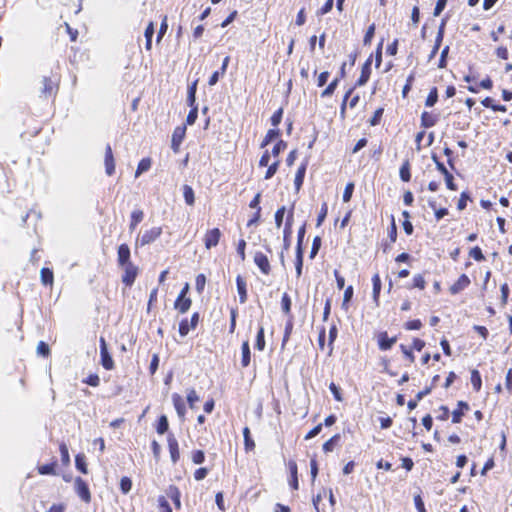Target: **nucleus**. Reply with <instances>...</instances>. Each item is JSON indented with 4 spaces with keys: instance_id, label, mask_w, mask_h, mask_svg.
<instances>
[{
    "instance_id": "1",
    "label": "nucleus",
    "mask_w": 512,
    "mask_h": 512,
    "mask_svg": "<svg viewBox=\"0 0 512 512\" xmlns=\"http://www.w3.org/2000/svg\"><path fill=\"white\" fill-rule=\"evenodd\" d=\"M117 263L123 269L122 283L131 287L139 273V268L131 261V251L128 244L123 243L117 249Z\"/></svg>"
},
{
    "instance_id": "2",
    "label": "nucleus",
    "mask_w": 512,
    "mask_h": 512,
    "mask_svg": "<svg viewBox=\"0 0 512 512\" xmlns=\"http://www.w3.org/2000/svg\"><path fill=\"white\" fill-rule=\"evenodd\" d=\"M100 363L105 370H112L115 367L114 360L110 355L107 347V343L104 337H100Z\"/></svg>"
},
{
    "instance_id": "3",
    "label": "nucleus",
    "mask_w": 512,
    "mask_h": 512,
    "mask_svg": "<svg viewBox=\"0 0 512 512\" xmlns=\"http://www.w3.org/2000/svg\"><path fill=\"white\" fill-rule=\"evenodd\" d=\"M345 77H346V62L342 63L337 76L322 91L321 97L322 98L331 97L334 94L335 90L337 89L341 79H343Z\"/></svg>"
},
{
    "instance_id": "4",
    "label": "nucleus",
    "mask_w": 512,
    "mask_h": 512,
    "mask_svg": "<svg viewBox=\"0 0 512 512\" xmlns=\"http://www.w3.org/2000/svg\"><path fill=\"white\" fill-rule=\"evenodd\" d=\"M74 489L76 494L81 498L82 501H84L85 503L91 502V492L88 487V484L84 479H82L81 477H76L74 480Z\"/></svg>"
},
{
    "instance_id": "5",
    "label": "nucleus",
    "mask_w": 512,
    "mask_h": 512,
    "mask_svg": "<svg viewBox=\"0 0 512 512\" xmlns=\"http://www.w3.org/2000/svg\"><path fill=\"white\" fill-rule=\"evenodd\" d=\"M162 234L161 227H152L149 230H146L141 237L137 238L136 245L145 246L153 243L156 239H158Z\"/></svg>"
},
{
    "instance_id": "6",
    "label": "nucleus",
    "mask_w": 512,
    "mask_h": 512,
    "mask_svg": "<svg viewBox=\"0 0 512 512\" xmlns=\"http://www.w3.org/2000/svg\"><path fill=\"white\" fill-rule=\"evenodd\" d=\"M222 237V233L219 228L208 229L203 237L204 246L207 250H210L213 247H216L220 239Z\"/></svg>"
},
{
    "instance_id": "7",
    "label": "nucleus",
    "mask_w": 512,
    "mask_h": 512,
    "mask_svg": "<svg viewBox=\"0 0 512 512\" xmlns=\"http://www.w3.org/2000/svg\"><path fill=\"white\" fill-rule=\"evenodd\" d=\"M255 265L259 268L262 274L269 275L271 273L270 261L263 252L257 251L253 257Z\"/></svg>"
},
{
    "instance_id": "8",
    "label": "nucleus",
    "mask_w": 512,
    "mask_h": 512,
    "mask_svg": "<svg viewBox=\"0 0 512 512\" xmlns=\"http://www.w3.org/2000/svg\"><path fill=\"white\" fill-rule=\"evenodd\" d=\"M167 444L171 461L173 464H176L180 460V449L178 440L173 433L167 435Z\"/></svg>"
},
{
    "instance_id": "9",
    "label": "nucleus",
    "mask_w": 512,
    "mask_h": 512,
    "mask_svg": "<svg viewBox=\"0 0 512 512\" xmlns=\"http://www.w3.org/2000/svg\"><path fill=\"white\" fill-rule=\"evenodd\" d=\"M471 284L470 278L466 274H461L458 279L449 287L451 295H457L468 288Z\"/></svg>"
},
{
    "instance_id": "10",
    "label": "nucleus",
    "mask_w": 512,
    "mask_h": 512,
    "mask_svg": "<svg viewBox=\"0 0 512 512\" xmlns=\"http://www.w3.org/2000/svg\"><path fill=\"white\" fill-rule=\"evenodd\" d=\"M372 58L373 55L371 54L363 63L360 77L357 79L355 86H364L368 82L371 75Z\"/></svg>"
},
{
    "instance_id": "11",
    "label": "nucleus",
    "mask_w": 512,
    "mask_h": 512,
    "mask_svg": "<svg viewBox=\"0 0 512 512\" xmlns=\"http://www.w3.org/2000/svg\"><path fill=\"white\" fill-rule=\"evenodd\" d=\"M186 134V126H177L172 134L171 149L177 153Z\"/></svg>"
},
{
    "instance_id": "12",
    "label": "nucleus",
    "mask_w": 512,
    "mask_h": 512,
    "mask_svg": "<svg viewBox=\"0 0 512 512\" xmlns=\"http://www.w3.org/2000/svg\"><path fill=\"white\" fill-rule=\"evenodd\" d=\"M470 410V406L465 401H458L456 408L452 411V423L459 424L462 422L463 416Z\"/></svg>"
},
{
    "instance_id": "13",
    "label": "nucleus",
    "mask_w": 512,
    "mask_h": 512,
    "mask_svg": "<svg viewBox=\"0 0 512 512\" xmlns=\"http://www.w3.org/2000/svg\"><path fill=\"white\" fill-rule=\"evenodd\" d=\"M397 337H389L386 331H382L377 336L378 347L382 351H387L392 348V346L396 343Z\"/></svg>"
},
{
    "instance_id": "14",
    "label": "nucleus",
    "mask_w": 512,
    "mask_h": 512,
    "mask_svg": "<svg viewBox=\"0 0 512 512\" xmlns=\"http://www.w3.org/2000/svg\"><path fill=\"white\" fill-rule=\"evenodd\" d=\"M287 468H288V471H289V480H288V483H289V486L293 489V490H298L299 489V481H298V466H297V463L295 460H289L288 463H287Z\"/></svg>"
},
{
    "instance_id": "15",
    "label": "nucleus",
    "mask_w": 512,
    "mask_h": 512,
    "mask_svg": "<svg viewBox=\"0 0 512 512\" xmlns=\"http://www.w3.org/2000/svg\"><path fill=\"white\" fill-rule=\"evenodd\" d=\"M43 87L41 89V94L45 97H51L56 94L58 90V85L52 81V79L48 76H44L42 78Z\"/></svg>"
},
{
    "instance_id": "16",
    "label": "nucleus",
    "mask_w": 512,
    "mask_h": 512,
    "mask_svg": "<svg viewBox=\"0 0 512 512\" xmlns=\"http://www.w3.org/2000/svg\"><path fill=\"white\" fill-rule=\"evenodd\" d=\"M293 210L294 205H292L290 212L287 216L284 231H283V241H284V248L288 249L290 246V235L292 233V221H293Z\"/></svg>"
},
{
    "instance_id": "17",
    "label": "nucleus",
    "mask_w": 512,
    "mask_h": 512,
    "mask_svg": "<svg viewBox=\"0 0 512 512\" xmlns=\"http://www.w3.org/2000/svg\"><path fill=\"white\" fill-rule=\"evenodd\" d=\"M104 164L107 175L111 176L115 171V160L110 144H107L105 147Z\"/></svg>"
},
{
    "instance_id": "18",
    "label": "nucleus",
    "mask_w": 512,
    "mask_h": 512,
    "mask_svg": "<svg viewBox=\"0 0 512 512\" xmlns=\"http://www.w3.org/2000/svg\"><path fill=\"white\" fill-rule=\"evenodd\" d=\"M172 403L180 419H184L186 415V406L183 397L178 393L172 394Z\"/></svg>"
},
{
    "instance_id": "19",
    "label": "nucleus",
    "mask_w": 512,
    "mask_h": 512,
    "mask_svg": "<svg viewBox=\"0 0 512 512\" xmlns=\"http://www.w3.org/2000/svg\"><path fill=\"white\" fill-rule=\"evenodd\" d=\"M229 62H230V57L226 56L222 61L220 70L213 72L212 75L210 76V78L208 80L209 86H214L219 81V77L223 76L226 73Z\"/></svg>"
},
{
    "instance_id": "20",
    "label": "nucleus",
    "mask_w": 512,
    "mask_h": 512,
    "mask_svg": "<svg viewBox=\"0 0 512 512\" xmlns=\"http://www.w3.org/2000/svg\"><path fill=\"white\" fill-rule=\"evenodd\" d=\"M192 305V300L190 297L177 296L174 302V309L178 311L180 314H185L188 312Z\"/></svg>"
},
{
    "instance_id": "21",
    "label": "nucleus",
    "mask_w": 512,
    "mask_h": 512,
    "mask_svg": "<svg viewBox=\"0 0 512 512\" xmlns=\"http://www.w3.org/2000/svg\"><path fill=\"white\" fill-rule=\"evenodd\" d=\"M58 462L56 459H53L50 463L38 465L37 472L40 475H57L58 474Z\"/></svg>"
},
{
    "instance_id": "22",
    "label": "nucleus",
    "mask_w": 512,
    "mask_h": 512,
    "mask_svg": "<svg viewBox=\"0 0 512 512\" xmlns=\"http://www.w3.org/2000/svg\"><path fill=\"white\" fill-rule=\"evenodd\" d=\"M236 286L239 294V301L241 304H243L247 301L248 294L246 281L241 275L236 277Z\"/></svg>"
},
{
    "instance_id": "23",
    "label": "nucleus",
    "mask_w": 512,
    "mask_h": 512,
    "mask_svg": "<svg viewBox=\"0 0 512 512\" xmlns=\"http://www.w3.org/2000/svg\"><path fill=\"white\" fill-rule=\"evenodd\" d=\"M251 363V351L249 341H243L241 345V366L242 368H246Z\"/></svg>"
},
{
    "instance_id": "24",
    "label": "nucleus",
    "mask_w": 512,
    "mask_h": 512,
    "mask_svg": "<svg viewBox=\"0 0 512 512\" xmlns=\"http://www.w3.org/2000/svg\"><path fill=\"white\" fill-rule=\"evenodd\" d=\"M166 494L173 501L175 507L177 509H180V507H181V500H180L181 493H180L179 488L177 486H175V485H170L166 489Z\"/></svg>"
},
{
    "instance_id": "25",
    "label": "nucleus",
    "mask_w": 512,
    "mask_h": 512,
    "mask_svg": "<svg viewBox=\"0 0 512 512\" xmlns=\"http://www.w3.org/2000/svg\"><path fill=\"white\" fill-rule=\"evenodd\" d=\"M438 122V116L427 111L421 114V127L424 129L431 128Z\"/></svg>"
},
{
    "instance_id": "26",
    "label": "nucleus",
    "mask_w": 512,
    "mask_h": 512,
    "mask_svg": "<svg viewBox=\"0 0 512 512\" xmlns=\"http://www.w3.org/2000/svg\"><path fill=\"white\" fill-rule=\"evenodd\" d=\"M427 282L422 273L415 274L412 279V283L409 284L406 288L408 290L419 289L424 290L426 288Z\"/></svg>"
},
{
    "instance_id": "27",
    "label": "nucleus",
    "mask_w": 512,
    "mask_h": 512,
    "mask_svg": "<svg viewBox=\"0 0 512 512\" xmlns=\"http://www.w3.org/2000/svg\"><path fill=\"white\" fill-rule=\"evenodd\" d=\"M40 279L44 286L52 287L54 284V273L52 269L43 267L40 271Z\"/></svg>"
},
{
    "instance_id": "28",
    "label": "nucleus",
    "mask_w": 512,
    "mask_h": 512,
    "mask_svg": "<svg viewBox=\"0 0 512 512\" xmlns=\"http://www.w3.org/2000/svg\"><path fill=\"white\" fill-rule=\"evenodd\" d=\"M306 169H307V161H305L304 163H302L298 169H297V172H296V175H295V179H294V185H295V189L297 191L300 190L302 184H303V181H304V178H305V174H306Z\"/></svg>"
},
{
    "instance_id": "29",
    "label": "nucleus",
    "mask_w": 512,
    "mask_h": 512,
    "mask_svg": "<svg viewBox=\"0 0 512 512\" xmlns=\"http://www.w3.org/2000/svg\"><path fill=\"white\" fill-rule=\"evenodd\" d=\"M197 85H198V80H195L188 85L187 99H186L188 106L198 105L196 102Z\"/></svg>"
},
{
    "instance_id": "30",
    "label": "nucleus",
    "mask_w": 512,
    "mask_h": 512,
    "mask_svg": "<svg viewBox=\"0 0 512 512\" xmlns=\"http://www.w3.org/2000/svg\"><path fill=\"white\" fill-rule=\"evenodd\" d=\"M281 135V131L280 129L278 128H273V129H269L264 137V139L262 140L261 144H260V147L261 148H264L266 147L267 145H269L271 142H273L274 140H276L277 138H279Z\"/></svg>"
},
{
    "instance_id": "31",
    "label": "nucleus",
    "mask_w": 512,
    "mask_h": 512,
    "mask_svg": "<svg viewBox=\"0 0 512 512\" xmlns=\"http://www.w3.org/2000/svg\"><path fill=\"white\" fill-rule=\"evenodd\" d=\"M372 285H373V291H372L373 300L378 305L380 292H381V278L378 273H376L372 276Z\"/></svg>"
},
{
    "instance_id": "32",
    "label": "nucleus",
    "mask_w": 512,
    "mask_h": 512,
    "mask_svg": "<svg viewBox=\"0 0 512 512\" xmlns=\"http://www.w3.org/2000/svg\"><path fill=\"white\" fill-rule=\"evenodd\" d=\"M243 437H244V449L246 452L254 451L256 444L254 440L251 437L250 429L249 427L243 428Z\"/></svg>"
},
{
    "instance_id": "33",
    "label": "nucleus",
    "mask_w": 512,
    "mask_h": 512,
    "mask_svg": "<svg viewBox=\"0 0 512 512\" xmlns=\"http://www.w3.org/2000/svg\"><path fill=\"white\" fill-rule=\"evenodd\" d=\"M254 347L258 351H263L266 347L264 327L261 325L259 326L257 331Z\"/></svg>"
},
{
    "instance_id": "34",
    "label": "nucleus",
    "mask_w": 512,
    "mask_h": 512,
    "mask_svg": "<svg viewBox=\"0 0 512 512\" xmlns=\"http://www.w3.org/2000/svg\"><path fill=\"white\" fill-rule=\"evenodd\" d=\"M75 466H76V469L78 471H80L81 473H83V474H87L88 473V468H87V462H86L85 454L78 453L75 456Z\"/></svg>"
},
{
    "instance_id": "35",
    "label": "nucleus",
    "mask_w": 512,
    "mask_h": 512,
    "mask_svg": "<svg viewBox=\"0 0 512 512\" xmlns=\"http://www.w3.org/2000/svg\"><path fill=\"white\" fill-rule=\"evenodd\" d=\"M302 268H303V249L300 247H296L295 270H296L297 278L301 277Z\"/></svg>"
},
{
    "instance_id": "36",
    "label": "nucleus",
    "mask_w": 512,
    "mask_h": 512,
    "mask_svg": "<svg viewBox=\"0 0 512 512\" xmlns=\"http://www.w3.org/2000/svg\"><path fill=\"white\" fill-rule=\"evenodd\" d=\"M341 440V435L339 433L333 435L330 439H328L322 446L323 451L325 453L332 452L334 450V447L339 443Z\"/></svg>"
},
{
    "instance_id": "37",
    "label": "nucleus",
    "mask_w": 512,
    "mask_h": 512,
    "mask_svg": "<svg viewBox=\"0 0 512 512\" xmlns=\"http://www.w3.org/2000/svg\"><path fill=\"white\" fill-rule=\"evenodd\" d=\"M399 349L406 361H408L409 364H413L415 362V355L413 353V349L410 346H407L405 344H400Z\"/></svg>"
},
{
    "instance_id": "38",
    "label": "nucleus",
    "mask_w": 512,
    "mask_h": 512,
    "mask_svg": "<svg viewBox=\"0 0 512 512\" xmlns=\"http://www.w3.org/2000/svg\"><path fill=\"white\" fill-rule=\"evenodd\" d=\"M470 380H471V384H472L474 391L479 392L482 387V379H481L480 372L477 369H473L471 371Z\"/></svg>"
},
{
    "instance_id": "39",
    "label": "nucleus",
    "mask_w": 512,
    "mask_h": 512,
    "mask_svg": "<svg viewBox=\"0 0 512 512\" xmlns=\"http://www.w3.org/2000/svg\"><path fill=\"white\" fill-rule=\"evenodd\" d=\"M293 327H294V324H293V316H290L285 324V329H284V335H283V339H282V343H281V346L282 348L286 345V343L288 342L291 334H292V331H293Z\"/></svg>"
},
{
    "instance_id": "40",
    "label": "nucleus",
    "mask_w": 512,
    "mask_h": 512,
    "mask_svg": "<svg viewBox=\"0 0 512 512\" xmlns=\"http://www.w3.org/2000/svg\"><path fill=\"white\" fill-rule=\"evenodd\" d=\"M152 161L149 157H145L138 163L135 176L138 177L142 173L147 172L151 168Z\"/></svg>"
},
{
    "instance_id": "41",
    "label": "nucleus",
    "mask_w": 512,
    "mask_h": 512,
    "mask_svg": "<svg viewBox=\"0 0 512 512\" xmlns=\"http://www.w3.org/2000/svg\"><path fill=\"white\" fill-rule=\"evenodd\" d=\"M144 213L142 210H134L131 214V221L129 228L131 231L135 230L137 225L143 220Z\"/></svg>"
},
{
    "instance_id": "42",
    "label": "nucleus",
    "mask_w": 512,
    "mask_h": 512,
    "mask_svg": "<svg viewBox=\"0 0 512 512\" xmlns=\"http://www.w3.org/2000/svg\"><path fill=\"white\" fill-rule=\"evenodd\" d=\"M59 451L61 455V462L64 467L70 464V454L67 445L64 442L59 444Z\"/></svg>"
},
{
    "instance_id": "43",
    "label": "nucleus",
    "mask_w": 512,
    "mask_h": 512,
    "mask_svg": "<svg viewBox=\"0 0 512 512\" xmlns=\"http://www.w3.org/2000/svg\"><path fill=\"white\" fill-rule=\"evenodd\" d=\"M169 429V423L166 415H161L158 418L157 425H156V432L160 435H163L166 433Z\"/></svg>"
},
{
    "instance_id": "44",
    "label": "nucleus",
    "mask_w": 512,
    "mask_h": 512,
    "mask_svg": "<svg viewBox=\"0 0 512 512\" xmlns=\"http://www.w3.org/2000/svg\"><path fill=\"white\" fill-rule=\"evenodd\" d=\"M291 305L292 302L290 296L287 293H283L281 298V308L282 311L288 316V318L293 316L291 313Z\"/></svg>"
},
{
    "instance_id": "45",
    "label": "nucleus",
    "mask_w": 512,
    "mask_h": 512,
    "mask_svg": "<svg viewBox=\"0 0 512 512\" xmlns=\"http://www.w3.org/2000/svg\"><path fill=\"white\" fill-rule=\"evenodd\" d=\"M400 178L404 182H408L411 179L410 163L408 160L404 161L400 167Z\"/></svg>"
},
{
    "instance_id": "46",
    "label": "nucleus",
    "mask_w": 512,
    "mask_h": 512,
    "mask_svg": "<svg viewBox=\"0 0 512 512\" xmlns=\"http://www.w3.org/2000/svg\"><path fill=\"white\" fill-rule=\"evenodd\" d=\"M438 101V89L437 87H432L430 89V92L426 98L425 106L426 107H433Z\"/></svg>"
},
{
    "instance_id": "47",
    "label": "nucleus",
    "mask_w": 512,
    "mask_h": 512,
    "mask_svg": "<svg viewBox=\"0 0 512 512\" xmlns=\"http://www.w3.org/2000/svg\"><path fill=\"white\" fill-rule=\"evenodd\" d=\"M190 107V111L186 117V124L187 125H193L195 124L197 118H198V105H192V106H189Z\"/></svg>"
},
{
    "instance_id": "48",
    "label": "nucleus",
    "mask_w": 512,
    "mask_h": 512,
    "mask_svg": "<svg viewBox=\"0 0 512 512\" xmlns=\"http://www.w3.org/2000/svg\"><path fill=\"white\" fill-rule=\"evenodd\" d=\"M283 113H284V110L282 107H280L279 109H277L271 116L270 118V122H271V125L275 128L278 127V125L281 123L282 121V118H283Z\"/></svg>"
},
{
    "instance_id": "49",
    "label": "nucleus",
    "mask_w": 512,
    "mask_h": 512,
    "mask_svg": "<svg viewBox=\"0 0 512 512\" xmlns=\"http://www.w3.org/2000/svg\"><path fill=\"white\" fill-rule=\"evenodd\" d=\"M190 330H193L191 327H190V321L187 319V318H183L180 323H179V334L181 337H185L186 335H188V333L190 332Z\"/></svg>"
},
{
    "instance_id": "50",
    "label": "nucleus",
    "mask_w": 512,
    "mask_h": 512,
    "mask_svg": "<svg viewBox=\"0 0 512 512\" xmlns=\"http://www.w3.org/2000/svg\"><path fill=\"white\" fill-rule=\"evenodd\" d=\"M429 204H430L431 208L434 210L435 217L437 220L442 219L444 216H446L448 214V209L445 207H437L435 201H431Z\"/></svg>"
},
{
    "instance_id": "51",
    "label": "nucleus",
    "mask_w": 512,
    "mask_h": 512,
    "mask_svg": "<svg viewBox=\"0 0 512 512\" xmlns=\"http://www.w3.org/2000/svg\"><path fill=\"white\" fill-rule=\"evenodd\" d=\"M199 401V396L195 389H189L187 392V402L191 409L195 408L196 403Z\"/></svg>"
},
{
    "instance_id": "52",
    "label": "nucleus",
    "mask_w": 512,
    "mask_h": 512,
    "mask_svg": "<svg viewBox=\"0 0 512 512\" xmlns=\"http://www.w3.org/2000/svg\"><path fill=\"white\" fill-rule=\"evenodd\" d=\"M375 29L376 26L374 23H372L366 30L364 38H363V44L364 45H370L372 42V39L375 35Z\"/></svg>"
},
{
    "instance_id": "53",
    "label": "nucleus",
    "mask_w": 512,
    "mask_h": 512,
    "mask_svg": "<svg viewBox=\"0 0 512 512\" xmlns=\"http://www.w3.org/2000/svg\"><path fill=\"white\" fill-rule=\"evenodd\" d=\"M237 316H238L237 307H232L230 309V325H229V333L230 334H233L235 332Z\"/></svg>"
},
{
    "instance_id": "54",
    "label": "nucleus",
    "mask_w": 512,
    "mask_h": 512,
    "mask_svg": "<svg viewBox=\"0 0 512 512\" xmlns=\"http://www.w3.org/2000/svg\"><path fill=\"white\" fill-rule=\"evenodd\" d=\"M469 256L473 258L475 261L481 262L485 260V256L479 246L471 248L469 251Z\"/></svg>"
},
{
    "instance_id": "55",
    "label": "nucleus",
    "mask_w": 512,
    "mask_h": 512,
    "mask_svg": "<svg viewBox=\"0 0 512 512\" xmlns=\"http://www.w3.org/2000/svg\"><path fill=\"white\" fill-rule=\"evenodd\" d=\"M132 488V481L129 477L123 476L120 480V490L123 494L130 492Z\"/></svg>"
},
{
    "instance_id": "56",
    "label": "nucleus",
    "mask_w": 512,
    "mask_h": 512,
    "mask_svg": "<svg viewBox=\"0 0 512 512\" xmlns=\"http://www.w3.org/2000/svg\"><path fill=\"white\" fill-rule=\"evenodd\" d=\"M423 324L420 319H413L409 320L404 323V328L408 331L411 330H420L422 328Z\"/></svg>"
},
{
    "instance_id": "57",
    "label": "nucleus",
    "mask_w": 512,
    "mask_h": 512,
    "mask_svg": "<svg viewBox=\"0 0 512 512\" xmlns=\"http://www.w3.org/2000/svg\"><path fill=\"white\" fill-rule=\"evenodd\" d=\"M329 390L331 391V393L333 394V397L336 401L338 402H342L343 401V396H342V392H341V389L339 386H337L334 382H331L330 385H329Z\"/></svg>"
},
{
    "instance_id": "58",
    "label": "nucleus",
    "mask_w": 512,
    "mask_h": 512,
    "mask_svg": "<svg viewBox=\"0 0 512 512\" xmlns=\"http://www.w3.org/2000/svg\"><path fill=\"white\" fill-rule=\"evenodd\" d=\"M414 79H415V77H414V74H413V73H411V74L407 77V79H406V83H405V85L403 86V89H402V96H403V98H406V97L408 96V94H409V92H410V90H411V88H412V85H413Z\"/></svg>"
},
{
    "instance_id": "59",
    "label": "nucleus",
    "mask_w": 512,
    "mask_h": 512,
    "mask_svg": "<svg viewBox=\"0 0 512 512\" xmlns=\"http://www.w3.org/2000/svg\"><path fill=\"white\" fill-rule=\"evenodd\" d=\"M191 459L194 464H202L205 461V454L202 450H194L191 453Z\"/></svg>"
},
{
    "instance_id": "60",
    "label": "nucleus",
    "mask_w": 512,
    "mask_h": 512,
    "mask_svg": "<svg viewBox=\"0 0 512 512\" xmlns=\"http://www.w3.org/2000/svg\"><path fill=\"white\" fill-rule=\"evenodd\" d=\"M383 113H384V109L383 108L376 109L374 114H373V116L369 120L370 125L371 126L378 125L380 123L381 119H382Z\"/></svg>"
},
{
    "instance_id": "61",
    "label": "nucleus",
    "mask_w": 512,
    "mask_h": 512,
    "mask_svg": "<svg viewBox=\"0 0 512 512\" xmlns=\"http://www.w3.org/2000/svg\"><path fill=\"white\" fill-rule=\"evenodd\" d=\"M287 148V142L279 140L272 148V155L278 157L279 154Z\"/></svg>"
},
{
    "instance_id": "62",
    "label": "nucleus",
    "mask_w": 512,
    "mask_h": 512,
    "mask_svg": "<svg viewBox=\"0 0 512 512\" xmlns=\"http://www.w3.org/2000/svg\"><path fill=\"white\" fill-rule=\"evenodd\" d=\"M206 285V277L204 274H198L195 279V287L199 293L204 291Z\"/></svg>"
},
{
    "instance_id": "63",
    "label": "nucleus",
    "mask_w": 512,
    "mask_h": 512,
    "mask_svg": "<svg viewBox=\"0 0 512 512\" xmlns=\"http://www.w3.org/2000/svg\"><path fill=\"white\" fill-rule=\"evenodd\" d=\"M82 382L89 386L97 387L100 384V378L97 374H90L88 377L84 378Z\"/></svg>"
},
{
    "instance_id": "64",
    "label": "nucleus",
    "mask_w": 512,
    "mask_h": 512,
    "mask_svg": "<svg viewBox=\"0 0 512 512\" xmlns=\"http://www.w3.org/2000/svg\"><path fill=\"white\" fill-rule=\"evenodd\" d=\"M160 512H172V509L164 496L158 498Z\"/></svg>"
}]
</instances>
